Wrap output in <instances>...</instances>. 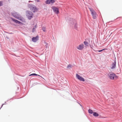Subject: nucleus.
<instances>
[{
	"label": "nucleus",
	"mask_w": 122,
	"mask_h": 122,
	"mask_svg": "<svg viewBox=\"0 0 122 122\" xmlns=\"http://www.w3.org/2000/svg\"><path fill=\"white\" fill-rule=\"evenodd\" d=\"M35 0L37 2H40V1L39 0Z\"/></svg>",
	"instance_id": "bb28decb"
},
{
	"label": "nucleus",
	"mask_w": 122,
	"mask_h": 122,
	"mask_svg": "<svg viewBox=\"0 0 122 122\" xmlns=\"http://www.w3.org/2000/svg\"><path fill=\"white\" fill-rule=\"evenodd\" d=\"M39 76L40 77H41L42 78H43V77L41 76H40V75L37 74L35 73H32L31 74H30L28 76Z\"/></svg>",
	"instance_id": "f8f14e48"
},
{
	"label": "nucleus",
	"mask_w": 122,
	"mask_h": 122,
	"mask_svg": "<svg viewBox=\"0 0 122 122\" xmlns=\"http://www.w3.org/2000/svg\"><path fill=\"white\" fill-rule=\"evenodd\" d=\"M35 84H38V83H36Z\"/></svg>",
	"instance_id": "7c9ffc66"
},
{
	"label": "nucleus",
	"mask_w": 122,
	"mask_h": 122,
	"mask_svg": "<svg viewBox=\"0 0 122 122\" xmlns=\"http://www.w3.org/2000/svg\"><path fill=\"white\" fill-rule=\"evenodd\" d=\"M26 16L29 20L31 19L33 17V14L32 12L29 11H26Z\"/></svg>",
	"instance_id": "7ed1b4c3"
},
{
	"label": "nucleus",
	"mask_w": 122,
	"mask_h": 122,
	"mask_svg": "<svg viewBox=\"0 0 122 122\" xmlns=\"http://www.w3.org/2000/svg\"><path fill=\"white\" fill-rule=\"evenodd\" d=\"M88 111L89 113L91 114H93L94 112L92 110L90 109H89Z\"/></svg>",
	"instance_id": "dca6fc26"
},
{
	"label": "nucleus",
	"mask_w": 122,
	"mask_h": 122,
	"mask_svg": "<svg viewBox=\"0 0 122 122\" xmlns=\"http://www.w3.org/2000/svg\"><path fill=\"white\" fill-rule=\"evenodd\" d=\"M4 104H6V102H5V103H4Z\"/></svg>",
	"instance_id": "c85d7f7f"
},
{
	"label": "nucleus",
	"mask_w": 122,
	"mask_h": 122,
	"mask_svg": "<svg viewBox=\"0 0 122 122\" xmlns=\"http://www.w3.org/2000/svg\"><path fill=\"white\" fill-rule=\"evenodd\" d=\"M11 19L13 21H14L16 23H18L20 24H21L22 23L21 22L15 19H14L11 18Z\"/></svg>",
	"instance_id": "9d476101"
},
{
	"label": "nucleus",
	"mask_w": 122,
	"mask_h": 122,
	"mask_svg": "<svg viewBox=\"0 0 122 122\" xmlns=\"http://www.w3.org/2000/svg\"><path fill=\"white\" fill-rule=\"evenodd\" d=\"M17 89H18H18H19V87H17Z\"/></svg>",
	"instance_id": "2f4dec72"
},
{
	"label": "nucleus",
	"mask_w": 122,
	"mask_h": 122,
	"mask_svg": "<svg viewBox=\"0 0 122 122\" xmlns=\"http://www.w3.org/2000/svg\"><path fill=\"white\" fill-rule=\"evenodd\" d=\"M46 3L47 4H50V0H47L46 1Z\"/></svg>",
	"instance_id": "412c9836"
},
{
	"label": "nucleus",
	"mask_w": 122,
	"mask_h": 122,
	"mask_svg": "<svg viewBox=\"0 0 122 122\" xmlns=\"http://www.w3.org/2000/svg\"><path fill=\"white\" fill-rule=\"evenodd\" d=\"M37 25H36L35 26L33 27L32 29V32H34L35 31L37 27Z\"/></svg>",
	"instance_id": "f3484780"
},
{
	"label": "nucleus",
	"mask_w": 122,
	"mask_h": 122,
	"mask_svg": "<svg viewBox=\"0 0 122 122\" xmlns=\"http://www.w3.org/2000/svg\"><path fill=\"white\" fill-rule=\"evenodd\" d=\"M37 10V9L36 8L35 6H34L32 8L31 10L34 12H35Z\"/></svg>",
	"instance_id": "ddd939ff"
},
{
	"label": "nucleus",
	"mask_w": 122,
	"mask_h": 122,
	"mask_svg": "<svg viewBox=\"0 0 122 122\" xmlns=\"http://www.w3.org/2000/svg\"><path fill=\"white\" fill-rule=\"evenodd\" d=\"M120 70H121V69H119ZM121 71V70H120Z\"/></svg>",
	"instance_id": "473e14b6"
},
{
	"label": "nucleus",
	"mask_w": 122,
	"mask_h": 122,
	"mask_svg": "<svg viewBox=\"0 0 122 122\" xmlns=\"http://www.w3.org/2000/svg\"><path fill=\"white\" fill-rule=\"evenodd\" d=\"M116 62L115 60L114 62L113 63L112 65V67L111 69H114L116 68Z\"/></svg>",
	"instance_id": "9b49d317"
},
{
	"label": "nucleus",
	"mask_w": 122,
	"mask_h": 122,
	"mask_svg": "<svg viewBox=\"0 0 122 122\" xmlns=\"http://www.w3.org/2000/svg\"><path fill=\"white\" fill-rule=\"evenodd\" d=\"M84 45L83 44H82L80 45L79 46H77V49L81 50L83 48Z\"/></svg>",
	"instance_id": "6e6552de"
},
{
	"label": "nucleus",
	"mask_w": 122,
	"mask_h": 122,
	"mask_svg": "<svg viewBox=\"0 0 122 122\" xmlns=\"http://www.w3.org/2000/svg\"><path fill=\"white\" fill-rule=\"evenodd\" d=\"M12 99V98H10V99H9V100H7L6 101L7 102H8V101H9V100H11V99Z\"/></svg>",
	"instance_id": "cd10ccee"
},
{
	"label": "nucleus",
	"mask_w": 122,
	"mask_h": 122,
	"mask_svg": "<svg viewBox=\"0 0 122 122\" xmlns=\"http://www.w3.org/2000/svg\"><path fill=\"white\" fill-rule=\"evenodd\" d=\"M39 38V36H37L36 37H33L32 38V41L34 42H36L38 40Z\"/></svg>",
	"instance_id": "0eeeda50"
},
{
	"label": "nucleus",
	"mask_w": 122,
	"mask_h": 122,
	"mask_svg": "<svg viewBox=\"0 0 122 122\" xmlns=\"http://www.w3.org/2000/svg\"><path fill=\"white\" fill-rule=\"evenodd\" d=\"M19 76H20L22 77H24L25 76V75H19Z\"/></svg>",
	"instance_id": "a878e982"
},
{
	"label": "nucleus",
	"mask_w": 122,
	"mask_h": 122,
	"mask_svg": "<svg viewBox=\"0 0 122 122\" xmlns=\"http://www.w3.org/2000/svg\"><path fill=\"white\" fill-rule=\"evenodd\" d=\"M89 9L91 11L92 15L93 16V18L94 19H96V12L93 9L91 8H90Z\"/></svg>",
	"instance_id": "20e7f679"
},
{
	"label": "nucleus",
	"mask_w": 122,
	"mask_h": 122,
	"mask_svg": "<svg viewBox=\"0 0 122 122\" xmlns=\"http://www.w3.org/2000/svg\"><path fill=\"white\" fill-rule=\"evenodd\" d=\"M3 5L2 2V1H0V6Z\"/></svg>",
	"instance_id": "393cba45"
},
{
	"label": "nucleus",
	"mask_w": 122,
	"mask_h": 122,
	"mask_svg": "<svg viewBox=\"0 0 122 122\" xmlns=\"http://www.w3.org/2000/svg\"><path fill=\"white\" fill-rule=\"evenodd\" d=\"M9 1L10 0H8Z\"/></svg>",
	"instance_id": "72a5a7b5"
},
{
	"label": "nucleus",
	"mask_w": 122,
	"mask_h": 122,
	"mask_svg": "<svg viewBox=\"0 0 122 122\" xmlns=\"http://www.w3.org/2000/svg\"><path fill=\"white\" fill-rule=\"evenodd\" d=\"M12 15L15 18L20 20H21L22 17L18 13L14 12L11 13Z\"/></svg>",
	"instance_id": "f257e3e1"
},
{
	"label": "nucleus",
	"mask_w": 122,
	"mask_h": 122,
	"mask_svg": "<svg viewBox=\"0 0 122 122\" xmlns=\"http://www.w3.org/2000/svg\"><path fill=\"white\" fill-rule=\"evenodd\" d=\"M73 66L72 65L70 64H69L67 66V68H73Z\"/></svg>",
	"instance_id": "a211bd4d"
},
{
	"label": "nucleus",
	"mask_w": 122,
	"mask_h": 122,
	"mask_svg": "<svg viewBox=\"0 0 122 122\" xmlns=\"http://www.w3.org/2000/svg\"><path fill=\"white\" fill-rule=\"evenodd\" d=\"M50 3H53L55 2L54 0H50Z\"/></svg>",
	"instance_id": "4be33fe9"
},
{
	"label": "nucleus",
	"mask_w": 122,
	"mask_h": 122,
	"mask_svg": "<svg viewBox=\"0 0 122 122\" xmlns=\"http://www.w3.org/2000/svg\"><path fill=\"white\" fill-rule=\"evenodd\" d=\"M84 43L85 45L86 46H88V43L86 41H85L84 42Z\"/></svg>",
	"instance_id": "aec40b11"
},
{
	"label": "nucleus",
	"mask_w": 122,
	"mask_h": 122,
	"mask_svg": "<svg viewBox=\"0 0 122 122\" xmlns=\"http://www.w3.org/2000/svg\"><path fill=\"white\" fill-rule=\"evenodd\" d=\"M93 116L95 117H97L99 116V114L96 112H94L93 114Z\"/></svg>",
	"instance_id": "4468645a"
},
{
	"label": "nucleus",
	"mask_w": 122,
	"mask_h": 122,
	"mask_svg": "<svg viewBox=\"0 0 122 122\" xmlns=\"http://www.w3.org/2000/svg\"><path fill=\"white\" fill-rule=\"evenodd\" d=\"M71 20H72L74 21L73 24L74 26V28L76 30H77V25L76 20L72 19Z\"/></svg>",
	"instance_id": "1a4fd4ad"
},
{
	"label": "nucleus",
	"mask_w": 122,
	"mask_h": 122,
	"mask_svg": "<svg viewBox=\"0 0 122 122\" xmlns=\"http://www.w3.org/2000/svg\"><path fill=\"white\" fill-rule=\"evenodd\" d=\"M34 5L31 4H30L28 5V7L30 8V10H31Z\"/></svg>",
	"instance_id": "2eb2a0df"
},
{
	"label": "nucleus",
	"mask_w": 122,
	"mask_h": 122,
	"mask_svg": "<svg viewBox=\"0 0 122 122\" xmlns=\"http://www.w3.org/2000/svg\"><path fill=\"white\" fill-rule=\"evenodd\" d=\"M108 76L110 79L112 80H114V78L116 79L118 78L117 76L114 73L112 72L109 73V74H108Z\"/></svg>",
	"instance_id": "f03ea898"
},
{
	"label": "nucleus",
	"mask_w": 122,
	"mask_h": 122,
	"mask_svg": "<svg viewBox=\"0 0 122 122\" xmlns=\"http://www.w3.org/2000/svg\"><path fill=\"white\" fill-rule=\"evenodd\" d=\"M77 102V103L78 104H79L80 105V106L81 107H82V108H83V107L82 106V105L81 104H80V103L79 102Z\"/></svg>",
	"instance_id": "b1692460"
},
{
	"label": "nucleus",
	"mask_w": 122,
	"mask_h": 122,
	"mask_svg": "<svg viewBox=\"0 0 122 122\" xmlns=\"http://www.w3.org/2000/svg\"><path fill=\"white\" fill-rule=\"evenodd\" d=\"M42 30L44 32H46V27L43 26L42 28Z\"/></svg>",
	"instance_id": "6ab92c4d"
},
{
	"label": "nucleus",
	"mask_w": 122,
	"mask_h": 122,
	"mask_svg": "<svg viewBox=\"0 0 122 122\" xmlns=\"http://www.w3.org/2000/svg\"><path fill=\"white\" fill-rule=\"evenodd\" d=\"M76 78L80 81H85V80L83 77L80 76L77 74H76Z\"/></svg>",
	"instance_id": "39448f33"
},
{
	"label": "nucleus",
	"mask_w": 122,
	"mask_h": 122,
	"mask_svg": "<svg viewBox=\"0 0 122 122\" xmlns=\"http://www.w3.org/2000/svg\"><path fill=\"white\" fill-rule=\"evenodd\" d=\"M105 49H104L102 50H97V51H96L97 52H102V51H103V50H105Z\"/></svg>",
	"instance_id": "5701e85b"
},
{
	"label": "nucleus",
	"mask_w": 122,
	"mask_h": 122,
	"mask_svg": "<svg viewBox=\"0 0 122 122\" xmlns=\"http://www.w3.org/2000/svg\"><path fill=\"white\" fill-rule=\"evenodd\" d=\"M52 9L53 11L56 14H58L59 13V10L55 6H52Z\"/></svg>",
	"instance_id": "423d86ee"
},
{
	"label": "nucleus",
	"mask_w": 122,
	"mask_h": 122,
	"mask_svg": "<svg viewBox=\"0 0 122 122\" xmlns=\"http://www.w3.org/2000/svg\"><path fill=\"white\" fill-rule=\"evenodd\" d=\"M101 116H99V118H101Z\"/></svg>",
	"instance_id": "c756f323"
}]
</instances>
